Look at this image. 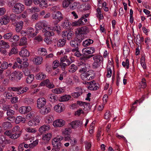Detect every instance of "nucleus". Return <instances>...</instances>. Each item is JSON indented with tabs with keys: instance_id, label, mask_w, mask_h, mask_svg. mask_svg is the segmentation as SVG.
<instances>
[{
	"instance_id": "c03bdc74",
	"label": "nucleus",
	"mask_w": 151,
	"mask_h": 151,
	"mask_svg": "<svg viewBox=\"0 0 151 151\" xmlns=\"http://www.w3.org/2000/svg\"><path fill=\"white\" fill-rule=\"evenodd\" d=\"M52 92L55 93L60 94L63 93L64 90L62 88H58L52 89Z\"/></svg>"
},
{
	"instance_id": "72a5a7b5",
	"label": "nucleus",
	"mask_w": 151,
	"mask_h": 151,
	"mask_svg": "<svg viewBox=\"0 0 151 151\" xmlns=\"http://www.w3.org/2000/svg\"><path fill=\"white\" fill-rule=\"evenodd\" d=\"M78 69L77 67L74 64H72L69 67V71L70 73H73Z\"/></svg>"
},
{
	"instance_id": "4468645a",
	"label": "nucleus",
	"mask_w": 151,
	"mask_h": 151,
	"mask_svg": "<svg viewBox=\"0 0 151 151\" xmlns=\"http://www.w3.org/2000/svg\"><path fill=\"white\" fill-rule=\"evenodd\" d=\"M65 121L62 119H57L53 122V125L55 127H60L63 126Z\"/></svg>"
},
{
	"instance_id": "aec40b11",
	"label": "nucleus",
	"mask_w": 151,
	"mask_h": 151,
	"mask_svg": "<svg viewBox=\"0 0 151 151\" xmlns=\"http://www.w3.org/2000/svg\"><path fill=\"white\" fill-rule=\"evenodd\" d=\"M19 55L22 57H27L29 56L30 53L27 49L22 48L19 52Z\"/></svg>"
},
{
	"instance_id": "680f3d73",
	"label": "nucleus",
	"mask_w": 151,
	"mask_h": 151,
	"mask_svg": "<svg viewBox=\"0 0 151 151\" xmlns=\"http://www.w3.org/2000/svg\"><path fill=\"white\" fill-rule=\"evenodd\" d=\"M140 63L144 69H145L146 68V64L145 63V58L144 57H142L141 58Z\"/></svg>"
},
{
	"instance_id": "774afa93",
	"label": "nucleus",
	"mask_w": 151,
	"mask_h": 151,
	"mask_svg": "<svg viewBox=\"0 0 151 151\" xmlns=\"http://www.w3.org/2000/svg\"><path fill=\"white\" fill-rule=\"evenodd\" d=\"M19 39V37L17 35H15L13 37V38L11 39V41L12 42L14 41L16 42L18 41Z\"/></svg>"
},
{
	"instance_id": "2eb2a0df",
	"label": "nucleus",
	"mask_w": 151,
	"mask_h": 151,
	"mask_svg": "<svg viewBox=\"0 0 151 151\" xmlns=\"http://www.w3.org/2000/svg\"><path fill=\"white\" fill-rule=\"evenodd\" d=\"M99 84L95 83L94 81H93L89 83V86H88V88L91 90H96L99 89Z\"/></svg>"
},
{
	"instance_id": "6e6552de",
	"label": "nucleus",
	"mask_w": 151,
	"mask_h": 151,
	"mask_svg": "<svg viewBox=\"0 0 151 151\" xmlns=\"http://www.w3.org/2000/svg\"><path fill=\"white\" fill-rule=\"evenodd\" d=\"M77 30L78 32H77L76 35L79 36H83V38L84 37L83 35L87 34L89 32L88 28L86 26L78 28Z\"/></svg>"
},
{
	"instance_id": "9d476101",
	"label": "nucleus",
	"mask_w": 151,
	"mask_h": 151,
	"mask_svg": "<svg viewBox=\"0 0 151 151\" xmlns=\"http://www.w3.org/2000/svg\"><path fill=\"white\" fill-rule=\"evenodd\" d=\"M46 104V100L44 98H40L37 101V107L39 109L43 106H45Z\"/></svg>"
},
{
	"instance_id": "8fccbe9b",
	"label": "nucleus",
	"mask_w": 151,
	"mask_h": 151,
	"mask_svg": "<svg viewBox=\"0 0 151 151\" xmlns=\"http://www.w3.org/2000/svg\"><path fill=\"white\" fill-rule=\"evenodd\" d=\"M39 4L40 6L41 7H46L47 6V1L46 0H42Z\"/></svg>"
},
{
	"instance_id": "412c9836",
	"label": "nucleus",
	"mask_w": 151,
	"mask_h": 151,
	"mask_svg": "<svg viewBox=\"0 0 151 151\" xmlns=\"http://www.w3.org/2000/svg\"><path fill=\"white\" fill-rule=\"evenodd\" d=\"M134 41L137 45L141 43L144 40L143 37L142 36L141 37L139 34H138L136 37L134 36Z\"/></svg>"
},
{
	"instance_id": "338daca9",
	"label": "nucleus",
	"mask_w": 151,
	"mask_h": 151,
	"mask_svg": "<svg viewBox=\"0 0 151 151\" xmlns=\"http://www.w3.org/2000/svg\"><path fill=\"white\" fill-rule=\"evenodd\" d=\"M69 142H70V144L71 145H74L75 144H76L77 141L76 138L71 137Z\"/></svg>"
},
{
	"instance_id": "37998d69",
	"label": "nucleus",
	"mask_w": 151,
	"mask_h": 151,
	"mask_svg": "<svg viewBox=\"0 0 151 151\" xmlns=\"http://www.w3.org/2000/svg\"><path fill=\"white\" fill-rule=\"evenodd\" d=\"M34 78V76L33 74H30L27 77L26 82L27 83H30L33 81Z\"/></svg>"
},
{
	"instance_id": "4c0bfd02",
	"label": "nucleus",
	"mask_w": 151,
	"mask_h": 151,
	"mask_svg": "<svg viewBox=\"0 0 151 151\" xmlns=\"http://www.w3.org/2000/svg\"><path fill=\"white\" fill-rule=\"evenodd\" d=\"M39 53L42 55L45 56L47 55V52L46 49L44 48H40L38 49Z\"/></svg>"
},
{
	"instance_id": "69168bd1",
	"label": "nucleus",
	"mask_w": 151,
	"mask_h": 151,
	"mask_svg": "<svg viewBox=\"0 0 151 151\" xmlns=\"http://www.w3.org/2000/svg\"><path fill=\"white\" fill-rule=\"evenodd\" d=\"M45 32L44 35L47 37H50L51 36H53L54 35V33L52 31H46Z\"/></svg>"
},
{
	"instance_id": "7c9ffc66",
	"label": "nucleus",
	"mask_w": 151,
	"mask_h": 151,
	"mask_svg": "<svg viewBox=\"0 0 151 151\" xmlns=\"http://www.w3.org/2000/svg\"><path fill=\"white\" fill-rule=\"evenodd\" d=\"M15 73L16 75V81L17 82L20 80L23 77V73L21 71H15Z\"/></svg>"
},
{
	"instance_id": "423d86ee",
	"label": "nucleus",
	"mask_w": 151,
	"mask_h": 151,
	"mask_svg": "<svg viewBox=\"0 0 151 151\" xmlns=\"http://www.w3.org/2000/svg\"><path fill=\"white\" fill-rule=\"evenodd\" d=\"M9 89L10 91H15L17 94L20 95L27 92L29 90V88L26 87L23 88L22 86L11 87L9 88Z\"/></svg>"
},
{
	"instance_id": "e433bc0d",
	"label": "nucleus",
	"mask_w": 151,
	"mask_h": 151,
	"mask_svg": "<svg viewBox=\"0 0 151 151\" xmlns=\"http://www.w3.org/2000/svg\"><path fill=\"white\" fill-rule=\"evenodd\" d=\"M71 23L67 19H65L62 22L61 26L65 29H68L70 27Z\"/></svg>"
},
{
	"instance_id": "c85d7f7f",
	"label": "nucleus",
	"mask_w": 151,
	"mask_h": 151,
	"mask_svg": "<svg viewBox=\"0 0 151 151\" xmlns=\"http://www.w3.org/2000/svg\"><path fill=\"white\" fill-rule=\"evenodd\" d=\"M54 110L57 112L60 113L63 110V108L61 104H58L54 107Z\"/></svg>"
},
{
	"instance_id": "de8ad7c7",
	"label": "nucleus",
	"mask_w": 151,
	"mask_h": 151,
	"mask_svg": "<svg viewBox=\"0 0 151 151\" xmlns=\"http://www.w3.org/2000/svg\"><path fill=\"white\" fill-rule=\"evenodd\" d=\"M0 45L3 46L4 48L5 49L9 48L10 47L8 43L5 42L3 40H1Z\"/></svg>"
},
{
	"instance_id": "f3484780",
	"label": "nucleus",
	"mask_w": 151,
	"mask_h": 151,
	"mask_svg": "<svg viewBox=\"0 0 151 151\" xmlns=\"http://www.w3.org/2000/svg\"><path fill=\"white\" fill-rule=\"evenodd\" d=\"M95 51V49L93 47L87 48H84L82 50V52L84 55L93 54L94 52Z\"/></svg>"
},
{
	"instance_id": "c756f323",
	"label": "nucleus",
	"mask_w": 151,
	"mask_h": 151,
	"mask_svg": "<svg viewBox=\"0 0 151 151\" xmlns=\"http://www.w3.org/2000/svg\"><path fill=\"white\" fill-rule=\"evenodd\" d=\"M46 75L44 73H39L36 76V78L37 80H42L46 78Z\"/></svg>"
},
{
	"instance_id": "b1692460",
	"label": "nucleus",
	"mask_w": 151,
	"mask_h": 151,
	"mask_svg": "<svg viewBox=\"0 0 151 151\" xmlns=\"http://www.w3.org/2000/svg\"><path fill=\"white\" fill-rule=\"evenodd\" d=\"M42 61L43 58L40 57H37L35 58L33 60L34 63L37 65L41 64L42 63Z\"/></svg>"
},
{
	"instance_id": "bf43d9fd",
	"label": "nucleus",
	"mask_w": 151,
	"mask_h": 151,
	"mask_svg": "<svg viewBox=\"0 0 151 151\" xmlns=\"http://www.w3.org/2000/svg\"><path fill=\"white\" fill-rule=\"evenodd\" d=\"M53 69H55L58 67L59 65V62L57 60H55L53 62Z\"/></svg>"
},
{
	"instance_id": "0e129e2a",
	"label": "nucleus",
	"mask_w": 151,
	"mask_h": 151,
	"mask_svg": "<svg viewBox=\"0 0 151 151\" xmlns=\"http://www.w3.org/2000/svg\"><path fill=\"white\" fill-rule=\"evenodd\" d=\"M50 83V81L49 80L47 79L42 81L40 83V85L41 86H44L46 85L47 86Z\"/></svg>"
},
{
	"instance_id": "864d4df0",
	"label": "nucleus",
	"mask_w": 151,
	"mask_h": 151,
	"mask_svg": "<svg viewBox=\"0 0 151 151\" xmlns=\"http://www.w3.org/2000/svg\"><path fill=\"white\" fill-rule=\"evenodd\" d=\"M24 102L28 105H31L33 103V100L31 98H26L25 99Z\"/></svg>"
},
{
	"instance_id": "603ef678",
	"label": "nucleus",
	"mask_w": 151,
	"mask_h": 151,
	"mask_svg": "<svg viewBox=\"0 0 151 151\" xmlns=\"http://www.w3.org/2000/svg\"><path fill=\"white\" fill-rule=\"evenodd\" d=\"M1 68L3 70H5L7 68V62L6 61H3L1 63Z\"/></svg>"
},
{
	"instance_id": "20e7f679",
	"label": "nucleus",
	"mask_w": 151,
	"mask_h": 151,
	"mask_svg": "<svg viewBox=\"0 0 151 151\" xmlns=\"http://www.w3.org/2000/svg\"><path fill=\"white\" fill-rule=\"evenodd\" d=\"M63 137L57 136L54 138L52 140V144L53 147V148L58 151H59L61 147L60 141L63 140Z\"/></svg>"
},
{
	"instance_id": "3c124183",
	"label": "nucleus",
	"mask_w": 151,
	"mask_h": 151,
	"mask_svg": "<svg viewBox=\"0 0 151 151\" xmlns=\"http://www.w3.org/2000/svg\"><path fill=\"white\" fill-rule=\"evenodd\" d=\"M16 75L15 71L12 73L10 74L9 78L12 81H14L16 80Z\"/></svg>"
},
{
	"instance_id": "0eeeda50",
	"label": "nucleus",
	"mask_w": 151,
	"mask_h": 151,
	"mask_svg": "<svg viewBox=\"0 0 151 151\" xmlns=\"http://www.w3.org/2000/svg\"><path fill=\"white\" fill-rule=\"evenodd\" d=\"M24 9V5L21 3L16 4L12 9L13 12L16 14H19L22 12Z\"/></svg>"
},
{
	"instance_id": "a19ab883",
	"label": "nucleus",
	"mask_w": 151,
	"mask_h": 151,
	"mask_svg": "<svg viewBox=\"0 0 151 151\" xmlns=\"http://www.w3.org/2000/svg\"><path fill=\"white\" fill-rule=\"evenodd\" d=\"M73 1V0H64L62 4L63 7L67 8Z\"/></svg>"
},
{
	"instance_id": "ddd939ff",
	"label": "nucleus",
	"mask_w": 151,
	"mask_h": 151,
	"mask_svg": "<svg viewBox=\"0 0 151 151\" xmlns=\"http://www.w3.org/2000/svg\"><path fill=\"white\" fill-rule=\"evenodd\" d=\"M53 19L58 20L59 21L61 20L63 18V16L61 13L59 11L55 12L52 14Z\"/></svg>"
},
{
	"instance_id": "e2e57ef3",
	"label": "nucleus",
	"mask_w": 151,
	"mask_h": 151,
	"mask_svg": "<svg viewBox=\"0 0 151 151\" xmlns=\"http://www.w3.org/2000/svg\"><path fill=\"white\" fill-rule=\"evenodd\" d=\"M122 65L124 67L126 66V68L128 69L129 68V61L128 59H127L125 62L123 61L122 62Z\"/></svg>"
},
{
	"instance_id": "f704fd0d",
	"label": "nucleus",
	"mask_w": 151,
	"mask_h": 151,
	"mask_svg": "<svg viewBox=\"0 0 151 151\" xmlns=\"http://www.w3.org/2000/svg\"><path fill=\"white\" fill-rule=\"evenodd\" d=\"M48 99L50 101L54 102L57 100V97L55 94H51L48 95Z\"/></svg>"
},
{
	"instance_id": "6ab92c4d",
	"label": "nucleus",
	"mask_w": 151,
	"mask_h": 151,
	"mask_svg": "<svg viewBox=\"0 0 151 151\" xmlns=\"http://www.w3.org/2000/svg\"><path fill=\"white\" fill-rule=\"evenodd\" d=\"M83 122L78 120L73 121L70 123V124L73 128H76L78 127H81L82 125Z\"/></svg>"
},
{
	"instance_id": "cd10ccee",
	"label": "nucleus",
	"mask_w": 151,
	"mask_h": 151,
	"mask_svg": "<svg viewBox=\"0 0 151 151\" xmlns=\"http://www.w3.org/2000/svg\"><path fill=\"white\" fill-rule=\"evenodd\" d=\"M23 24V22L22 21H20L17 23L16 30L17 32H19L22 29Z\"/></svg>"
},
{
	"instance_id": "393cba45",
	"label": "nucleus",
	"mask_w": 151,
	"mask_h": 151,
	"mask_svg": "<svg viewBox=\"0 0 151 151\" xmlns=\"http://www.w3.org/2000/svg\"><path fill=\"white\" fill-rule=\"evenodd\" d=\"M50 128L49 125H44L41 126L39 129V131L40 133H43L44 132L48 130Z\"/></svg>"
},
{
	"instance_id": "dca6fc26",
	"label": "nucleus",
	"mask_w": 151,
	"mask_h": 151,
	"mask_svg": "<svg viewBox=\"0 0 151 151\" xmlns=\"http://www.w3.org/2000/svg\"><path fill=\"white\" fill-rule=\"evenodd\" d=\"M10 21L9 16L7 15H5L0 19V25H2L3 24L6 25Z\"/></svg>"
},
{
	"instance_id": "a211bd4d",
	"label": "nucleus",
	"mask_w": 151,
	"mask_h": 151,
	"mask_svg": "<svg viewBox=\"0 0 151 151\" xmlns=\"http://www.w3.org/2000/svg\"><path fill=\"white\" fill-rule=\"evenodd\" d=\"M14 114L15 111L14 110L11 109L8 110L6 112V114L8 116L7 118V119L11 121L12 119H15V117L13 116Z\"/></svg>"
},
{
	"instance_id": "a18cd8bd",
	"label": "nucleus",
	"mask_w": 151,
	"mask_h": 151,
	"mask_svg": "<svg viewBox=\"0 0 151 151\" xmlns=\"http://www.w3.org/2000/svg\"><path fill=\"white\" fill-rule=\"evenodd\" d=\"M13 93L12 92H5L4 93V95L6 98L8 99H11L13 96Z\"/></svg>"
},
{
	"instance_id": "13d9d810",
	"label": "nucleus",
	"mask_w": 151,
	"mask_h": 151,
	"mask_svg": "<svg viewBox=\"0 0 151 151\" xmlns=\"http://www.w3.org/2000/svg\"><path fill=\"white\" fill-rule=\"evenodd\" d=\"M17 52V48L15 47H13L11 50L9 54V55L10 56H11L12 54H16Z\"/></svg>"
},
{
	"instance_id": "7ed1b4c3",
	"label": "nucleus",
	"mask_w": 151,
	"mask_h": 151,
	"mask_svg": "<svg viewBox=\"0 0 151 151\" xmlns=\"http://www.w3.org/2000/svg\"><path fill=\"white\" fill-rule=\"evenodd\" d=\"M95 75L93 71L89 70L86 72H83L81 75V79L85 81L91 80L94 78Z\"/></svg>"
},
{
	"instance_id": "5fc2aeb1",
	"label": "nucleus",
	"mask_w": 151,
	"mask_h": 151,
	"mask_svg": "<svg viewBox=\"0 0 151 151\" xmlns=\"http://www.w3.org/2000/svg\"><path fill=\"white\" fill-rule=\"evenodd\" d=\"M101 128L99 129L97 132V134L96 136L97 137V140L98 141H99L100 140V138H101Z\"/></svg>"
},
{
	"instance_id": "5701e85b",
	"label": "nucleus",
	"mask_w": 151,
	"mask_h": 151,
	"mask_svg": "<svg viewBox=\"0 0 151 151\" xmlns=\"http://www.w3.org/2000/svg\"><path fill=\"white\" fill-rule=\"evenodd\" d=\"M81 19H79L77 21L72 23L71 25L73 27H78L85 24V23L81 21Z\"/></svg>"
},
{
	"instance_id": "c9c22d12",
	"label": "nucleus",
	"mask_w": 151,
	"mask_h": 151,
	"mask_svg": "<svg viewBox=\"0 0 151 151\" xmlns=\"http://www.w3.org/2000/svg\"><path fill=\"white\" fill-rule=\"evenodd\" d=\"M66 42V38L60 39L58 41L57 45L58 47H63L65 45Z\"/></svg>"
},
{
	"instance_id": "bb28decb",
	"label": "nucleus",
	"mask_w": 151,
	"mask_h": 151,
	"mask_svg": "<svg viewBox=\"0 0 151 151\" xmlns=\"http://www.w3.org/2000/svg\"><path fill=\"white\" fill-rule=\"evenodd\" d=\"M71 98V96L68 95H65L60 97L59 100L61 102L66 101L69 100Z\"/></svg>"
},
{
	"instance_id": "f8f14e48",
	"label": "nucleus",
	"mask_w": 151,
	"mask_h": 151,
	"mask_svg": "<svg viewBox=\"0 0 151 151\" xmlns=\"http://www.w3.org/2000/svg\"><path fill=\"white\" fill-rule=\"evenodd\" d=\"M51 107L50 105V106L45 105L39 109V111L42 114H46L50 112Z\"/></svg>"
},
{
	"instance_id": "473e14b6",
	"label": "nucleus",
	"mask_w": 151,
	"mask_h": 151,
	"mask_svg": "<svg viewBox=\"0 0 151 151\" xmlns=\"http://www.w3.org/2000/svg\"><path fill=\"white\" fill-rule=\"evenodd\" d=\"M67 56H64V57H62L60 59V62L64 63V62H67L68 65H70L71 63L72 62H70V60L67 59Z\"/></svg>"
},
{
	"instance_id": "39448f33",
	"label": "nucleus",
	"mask_w": 151,
	"mask_h": 151,
	"mask_svg": "<svg viewBox=\"0 0 151 151\" xmlns=\"http://www.w3.org/2000/svg\"><path fill=\"white\" fill-rule=\"evenodd\" d=\"M94 62L92 64V67L94 69H96L99 68L101 64L103 57L100 55L94 56L93 57Z\"/></svg>"
},
{
	"instance_id": "f03ea898",
	"label": "nucleus",
	"mask_w": 151,
	"mask_h": 151,
	"mask_svg": "<svg viewBox=\"0 0 151 151\" xmlns=\"http://www.w3.org/2000/svg\"><path fill=\"white\" fill-rule=\"evenodd\" d=\"M47 22L45 21H42L38 22L36 24L35 28L37 30H40L44 28L42 30L43 32L49 30L50 26L48 25Z\"/></svg>"
},
{
	"instance_id": "a878e982",
	"label": "nucleus",
	"mask_w": 151,
	"mask_h": 151,
	"mask_svg": "<svg viewBox=\"0 0 151 151\" xmlns=\"http://www.w3.org/2000/svg\"><path fill=\"white\" fill-rule=\"evenodd\" d=\"M109 65H108L107 67L108 73L106 76L108 78H110L112 74V70L111 68L113 67V65L111 63V64H110Z\"/></svg>"
},
{
	"instance_id": "f257e3e1",
	"label": "nucleus",
	"mask_w": 151,
	"mask_h": 151,
	"mask_svg": "<svg viewBox=\"0 0 151 151\" xmlns=\"http://www.w3.org/2000/svg\"><path fill=\"white\" fill-rule=\"evenodd\" d=\"M83 39V36H77L76 38L74 40H71L70 42V45L71 47L74 48L72 50L73 52H75L78 50V46L79 44L81 42Z\"/></svg>"
},
{
	"instance_id": "2f4dec72",
	"label": "nucleus",
	"mask_w": 151,
	"mask_h": 151,
	"mask_svg": "<svg viewBox=\"0 0 151 151\" xmlns=\"http://www.w3.org/2000/svg\"><path fill=\"white\" fill-rule=\"evenodd\" d=\"M2 126L5 129H10L12 127V125L9 122H5L3 123Z\"/></svg>"
},
{
	"instance_id": "052dcab7",
	"label": "nucleus",
	"mask_w": 151,
	"mask_h": 151,
	"mask_svg": "<svg viewBox=\"0 0 151 151\" xmlns=\"http://www.w3.org/2000/svg\"><path fill=\"white\" fill-rule=\"evenodd\" d=\"M111 116L110 111H107L104 114V118L106 119H109Z\"/></svg>"
},
{
	"instance_id": "6e6d98bb",
	"label": "nucleus",
	"mask_w": 151,
	"mask_h": 151,
	"mask_svg": "<svg viewBox=\"0 0 151 151\" xmlns=\"http://www.w3.org/2000/svg\"><path fill=\"white\" fill-rule=\"evenodd\" d=\"M29 10L32 12H38L39 11V9L38 7H32L29 9Z\"/></svg>"
},
{
	"instance_id": "4be33fe9",
	"label": "nucleus",
	"mask_w": 151,
	"mask_h": 151,
	"mask_svg": "<svg viewBox=\"0 0 151 151\" xmlns=\"http://www.w3.org/2000/svg\"><path fill=\"white\" fill-rule=\"evenodd\" d=\"M34 29L30 27L28 28L27 30L26 31V34L27 35H29L31 37H32V36L33 37L35 36L37 34L38 32L37 30L36 31V33H34Z\"/></svg>"
},
{
	"instance_id": "49530a36",
	"label": "nucleus",
	"mask_w": 151,
	"mask_h": 151,
	"mask_svg": "<svg viewBox=\"0 0 151 151\" xmlns=\"http://www.w3.org/2000/svg\"><path fill=\"white\" fill-rule=\"evenodd\" d=\"M35 115V113L33 111H32L27 114L26 118L27 119L29 120L34 117Z\"/></svg>"
},
{
	"instance_id": "1a4fd4ad",
	"label": "nucleus",
	"mask_w": 151,
	"mask_h": 151,
	"mask_svg": "<svg viewBox=\"0 0 151 151\" xmlns=\"http://www.w3.org/2000/svg\"><path fill=\"white\" fill-rule=\"evenodd\" d=\"M52 137V134L50 133L43 135L42 140L43 141L41 142V144L42 145H45L46 143L47 142L51 139Z\"/></svg>"
},
{
	"instance_id": "ea45409f",
	"label": "nucleus",
	"mask_w": 151,
	"mask_h": 151,
	"mask_svg": "<svg viewBox=\"0 0 151 151\" xmlns=\"http://www.w3.org/2000/svg\"><path fill=\"white\" fill-rule=\"evenodd\" d=\"M93 41L92 40L90 39H88L86 40L83 42V45L84 47H87L93 43Z\"/></svg>"
},
{
	"instance_id": "4d7b16f0",
	"label": "nucleus",
	"mask_w": 151,
	"mask_h": 151,
	"mask_svg": "<svg viewBox=\"0 0 151 151\" xmlns=\"http://www.w3.org/2000/svg\"><path fill=\"white\" fill-rule=\"evenodd\" d=\"M26 107L25 106H22L19 109V111L20 113L24 114L26 113V110L25 109Z\"/></svg>"
},
{
	"instance_id": "58836bf2",
	"label": "nucleus",
	"mask_w": 151,
	"mask_h": 151,
	"mask_svg": "<svg viewBox=\"0 0 151 151\" xmlns=\"http://www.w3.org/2000/svg\"><path fill=\"white\" fill-rule=\"evenodd\" d=\"M26 121L25 118H23L22 116H18L17 117L15 122L16 124H18L21 122L24 123Z\"/></svg>"
},
{
	"instance_id": "09e8293b",
	"label": "nucleus",
	"mask_w": 151,
	"mask_h": 151,
	"mask_svg": "<svg viewBox=\"0 0 151 151\" xmlns=\"http://www.w3.org/2000/svg\"><path fill=\"white\" fill-rule=\"evenodd\" d=\"M21 134L20 132L15 133L12 134L11 138L13 139H17L18 138Z\"/></svg>"
},
{
	"instance_id": "79ce46f5",
	"label": "nucleus",
	"mask_w": 151,
	"mask_h": 151,
	"mask_svg": "<svg viewBox=\"0 0 151 151\" xmlns=\"http://www.w3.org/2000/svg\"><path fill=\"white\" fill-rule=\"evenodd\" d=\"M27 39L26 37H23L20 39L19 46L26 45L27 44Z\"/></svg>"
},
{
	"instance_id": "9b49d317",
	"label": "nucleus",
	"mask_w": 151,
	"mask_h": 151,
	"mask_svg": "<svg viewBox=\"0 0 151 151\" xmlns=\"http://www.w3.org/2000/svg\"><path fill=\"white\" fill-rule=\"evenodd\" d=\"M78 105H79L82 107V108L85 111L90 109L91 106H90L89 103L83 102L80 101H78L77 102Z\"/></svg>"
}]
</instances>
